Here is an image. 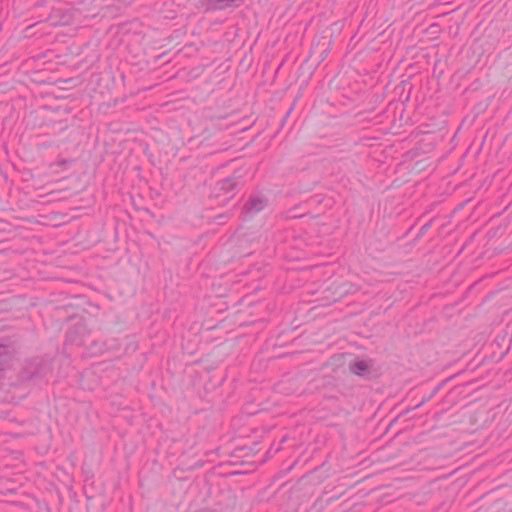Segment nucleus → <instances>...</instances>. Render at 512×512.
<instances>
[{"label":"nucleus","mask_w":512,"mask_h":512,"mask_svg":"<svg viewBox=\"0 0 512 512\" xmlns=\"http://www.w3.org/2000/svg\"><path fill=\"white\" fill-rule=\"evenodd\" d=\"M267 203V199L263 196H251L244 206V212L247 215L252 216L262 211L267 206Z\"/></svg>","instance_id":"1"},{"label":"nucleus","mask_w":512,"mask_h":512,"mask_svg":"<svg viewBox=\"0 0 512 512\" xmlns=\"http://www.w3.org/2000/svg\"><path fill=\"white\" fill-rule=\"evenodd\" d=\"M371 366V361L356 359L349 365L350 371L358 376H364Z\"/></svg>","instance_id":"2"},{"label":"nucleus","mask_w":512,"mask_h":512,"mask_svg":"<svg viewBox=\"0 0 512 512\" xmlns=\"http://www.w3.org/2000/svg\"><path fill=\"white\" fill-rule=\"evenodd\" d=\"M235 185L236 184L233 181V179L227 178L219 183V189L224 193H228L229 191L234 189Z\"/></svg>","instance_id":"3"},{"label":"nucleus","mask_w":512,"mask_h":512,"mask_svg":"<svg viewBox=\"0 0 512 512\" xmlns=\"http://www.w3.org/2000/svg\"><path fill=\"white\" fill-rule=\"evenodd\" d=\"M6 351H7V348L3 345H0V370L2 369L4 362H5L4 358L6 355Z\"/></svg>","instance_id":"4"},{"label":"nucleus","mask_w":512,"mask_h":512,"mask_svg":"<svg viewBox=\"0 0 512 512\" xmlns=\"http://www.w3.org/2000/svg\"><path fill=\"white\" fill-rule=\"evenodd\" d=\"M61 24H68V21H67V20H65V21H63Z\"/></svg>","instance_id":"5"}]
</instances>
